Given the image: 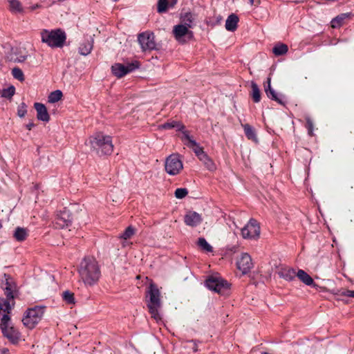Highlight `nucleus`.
<instances>
[{"label":"nucleus","instance_id":"1","mask_svg":"<svg viewBox=\"0 0 354 354\" xmlns=\"http://www.w3.org/2000/svg\"><path fill=\"white\" fill-rule=\"evenodd\" d=\"M78 273L81 281L86 286L95 284L101 275L98 262L93 257H87L82 259L78 268Z\"/></svg>","mask_w":354,"mask_h":354},{"label":"nucleus","instance_id":"2","mask_svg":"<svg viewBox=\"0 0 354 354\" xmlns=\"http://www.w3.org/2000/svg\"><path fill=\"white\" fill-rule=\"evenodd\" d=\"M94 151L98 154L110 155L113 151V145L111 136L101 131L96 132L91 136L86 142Z\"/></svg>","mask_w":354,"mask_h":354},{"label":"nucleus","instance_id":"3","mask_svg":"<svg viewBox=\"0 0 354 354\" xmlns=\"http://www.w3.org/2000/svg\"><path fill=\"white\" fill-rule=\"evenodd\" d=\"M41 39L43 43H46L50 47L60 48L66 41V35L60 29L43 30L41 32Z\"/></svg>","mask_w":354,"mask_h":354},{"label":"nucleus","instance_id":"4","mask_svg":"<svg viewBox=\"0 0 354 354\" xmlns=\"http://www.w3.org/2000/svg\"><path fill=\"white\" fill-rule=\"evenodd\" d=\"M147 294L149 297V302L147 306L151 317L156 320H159L160 319V316L158 310L161 306L160 290L154 283H151Z\"/></svg>","mask_w":354,"mask_h":354},{"label":"nucleus","instance_id":"5","mask_svg":"<svg viewBox=\"0 0 354 354\" xmlns=\"http://www.w3.org/2000/svg\"><path fill=\"white\" fill-rule=\"evenodd\" d=\"M8 315L9 313H1L0 316V328L3 335L12 343L16 344L20 339V333L13 326Z\"/></svg>","mask_w":354,"mask_h":354},{"label":"nucleus","instance_id":"6","mask_svg":"<svg viewBox=\"0 0 354 354\" xmlns=\"http://www.w3.org/2000/svg\"><path fill=\"white\" fill-rule=\"evenodd\" d=\"M44 313V309L42 307L36 306L30 308L26 311L22 319L24 325L32 329L41 320Z\"/></svg>","mask_w":354,"mask_h":354},{"label":"nucleus","instance_id":"7","mask_svg":"<svg viewBox=\"0 0 354 354\" xmlns=\"http://www.w3.org/2000/svg\"><path fill=\"white\" fill-rule=\"evenodd\" d=\"M165 168L169 175H178L183 169V161L180 156L177 153L169 156L165 160Z\"/></svg>","mask_w":354,"mask_h":354},{"label":"nucleus","instance_id":"8","mask_svg":"<svg viewBox=\"0 0 354 354\" xmlns=\"http://www.w3.org/2000/svg\"><path fill=\"white\" fill-rule=\"evenodd\" d=\"M172 34L175 39L180 44H185L192 39L194 37V33L189 28L180 24L174 26Z\"/></svg>","mask_w":354,"mask_h":354},{"label":"nucleus","instance_id":"9","mask_svg":"<svg viewBox=\"0 0 354 354\" xmlns=\"http://www.w3.org/2000/svg\"><path fill=\"white\" fill-rule=\"evenodd\" d=\"M260 234V226L254 219H250L241 229V235L243 239H257Z\"/></svg>","mask_w":354,"mask_h":354},{"label":"nucleus","instance_id":"10","mask_svg":"<svg viewBox=\"0 0 354 354\" xmlns=\"http://www.w3.org/2000/svg\"><path fill=\"white\" fill-rule=\"evenodd\" d=\"M207 287L219 294H225L230 288V284L219 277H212L206 281Z\"/></svg>","mask_w":354,"mask_h":354},{"label":"nucleus","instance_id":"11","mask_svg":"<svg viewBox=\"0 0 354 354\" xmlns=\"http://www.w3.org/2000/svg\"><path fill=\"white\" fill-rule=\"evenodd\" d=\"M138 42L143 51L156 49L155 36L153 32H145L139 35Z\"/></svg>","mask_w":354,"mask_h":354},{"label":"nucleus","instance_id":"12","mask_svg":"<svg viewBox=\"0 0 354 354\" xmlns=\"http://www.w3.org/2000/svg\"><path fill=\"white\" fill-rule=\"evenodd\" d=\"M139 67V63L134 62L127 64L126 66L122 64H115L112 66L111 70L114 75L118 77H122L126 74L134 71Z\"/></svg>","mask_w":354,"mask_h":354},{"label":"nucleus","instance_id":"13","mask_svg":"<svg viewBox=\"0 0 354 354\" xmlns=\"http://www.w3.org/2000/svg\"><path fill=\"white\" fill-rule=\"evenodd\" d=\"M237 268L243 274L248 273L253 267L251 257L248 253H243L236 260Z\"/></svg>","mask_w":354,"mask_h":354},{"label":"nucleus","instance_id":"14","mask_svg":"<svg viewBox=\"0 0 354 354\" xmlns=\"http://www.w3.org/2000/svg\"><path fill=\"white\" fill-rule=\"evenodd\" d=\"M73 216L71 211L66 208L60 211L56 217L55 225L58 227L63 228L71 225Z\"/></svg>","mask_w":354,"mask_h":354},{"label":"nucleus","instance_id":"15","mask_svg":"<svg viewBox=\"0 0 354 354\" xmlns=\"http://www.w3.org/2000/svg\"><path fill=\"white\" fill-rule=\"evenodd\" d=\"M183 134L182 140L187 142V145L194 150L198 158L205 153L203 149L189 136L187 131H183Z\"/></svg>","mask_w":354,"mask_h":354},{"label":"nucleus","instance_id":"16","mask_svg":"<svg viewBox=\"0 0 354 354\" xmlns=\"http://www.w3.org/2000/svg\"><path fill=\"white\" fill-rule=\"evenodd\" d=\"M202 220L201 216L196 212H188L184 217L185 224L191 227L198 225Z\"/></svg>","mask_w":354,"mask_h":354},{"label":"nucleus","instance_id":"17","mask_svg":"<svg viewBox=\"0 0 354 354\" xmlns=\"http://www.w3.org/2000/svg\"><path fill=\"white\" fill-rule=\"evenodd\" d=\"M196 16L194 13L191 12H186L180 14V24L186 26L190 29L192 28L196 22Z\"/></svg>","mask_w":354,"mask_h":354},{"label":"nucleus","instance_id":"18","mask_svg":"<svg viewBox=\"0 0 354 354\" xmlns=\"http://www.w3.org/2000/svg\"><path fill=\"white\" fill-rule=\"evenodd\" d=\"M34 106L37 111V118L38 120L43 122H48L50 120V115L44 104L36 102Z\"/></svg>","mask_w":354,"mask_h":354},{"label":"nucleus","instance_id":"19","mask_svg":"<svg viewBox=\"0 0 354 354\" xmlns=\"http://www.w3.org/2000/svg\"><path fill=\"white\" fill-rule=\"evenodd\" d=\"M267 86H265V92L267 96L272 100L277 102L280 104H284V102L281 95L278 96L277 93L274 91V90L271 87V78L269 77L267 80Z\"/></svg>","mask_w":354,"mask_h":354},{"label":"nucleus","instance_id":"20","mask_svg":"<svg viewBox=\"0 0 354 354\" xmlns=\"http://www.w3.org/2000/svg\"><path fill=\"white\" fill-rule=\"evenodd\" d=\"M278 274L281 278L290 281L295 279L296 276V272L292 268L282 266L278 270Z\"/></svg>","mask_w":354,"mask_h":354},{"label":"nucleus","instance_id":"21","mask_svg":"<svg viewBox=\"0 0 354 354\" xmlns=\"http://www.w3.org/2000/svg\"><path fill=\"white\" fill-rule=\"evenodd\" d=\"M239 19L235 14L230 15L225 21V29L228 31L234 32L237 28L238 22Z\"/></svg>","mask_w":354,"mask_h":354},{"label":"nucleus","instance_id":"22","mask_svg":"<svg viewBox=\"0 0 354 354\" xmlns=\"http://www.w3.org/2000/svg\"><path fill=\"white\" fill-rule=\"evenodd\" d=\"M177 0H158L157 10L159 13L165 12L169 7H174Z\"/></svg>","mask_w":354,"mask_h":354},{"label":"nucleus","instance_id":"23","mask_svg":"<svg viewBox=\"0 0 354 354\" xmlns=\"http://www.w3.org/2000/svg\"><path fill=\"white\" fill-rule=\"evenodd\" d=\"M13 55H14V57H12V59L14 60L15 62H17V63L24 62L28 59V53L24 48V49H21V48L17 49L14 52Z\"/></svg>","mask_w":354,"mask_h":354},{"label":"nucleus","instance_id":"24","mask_svg":"<svg viewBox=\"0 0 354 354\" xmlns=\"http://www.w3.org/2000/svg\"><path fill=\"white\" fill-rule=\"evenodd\" d=\"M296 276L307 286H315L313 278L303 270H299Z\"/></svg>","mask_w":354,"mask_h":354},{"label":"nucleus","instance_id":"25","mask_svg":"<svg viewBox=\"0 0 354 354\" xmlns=\"http://www.w3.org/2000/svg\"><path fill=\"white\" fill-rule=\"evenodd\" d=\"M348 18H350L349 13H344L338 15L331 21V27L333 28L340 27L344 24V21Z\"/></svg>","mask_w":354,"mask_h":354},{"label":"nucleus","instance_id":"26","mask_svg":"<svg viewBox=\"0 0 354 354\" xmlns=\"http://www.w3.org/2000/svg\"><path fill=\"white\" fill-rule=\"evenodd\" d=\"M93 48V41H86L80 44L79 47V53L82 55H88L91 52Z\"/></svg>","mask_w":354,"mask_h":354},{"label":"nucleus","instance_id":"27","mask_svg":"<svg viewBox=\"0 0 354 354\" xmlns=\"http://www.w3.org/2000/svg\"><path fill=\"white\" fill-rule=\"evenodd\" d=\"M13 236L17 241H24L28 236V230L26 228L17 227Z\"/></svg>","mask_w":354,"mask_h":354},{"label":"nucleus","instance_id":"28","mask_svg":"<svg viewBox=\"0 0 354 354\" xmlns=\"http://www.w3.org/2000/svg\"><path fill=\"white\" fill-rule=\"evenodd\" d=\"M63 93L60 90H56L51 92L48 97V102L49 103H55L62 99Z\"/></svg>","mask_w":354,"mask_h":354},{"label":"nucleus","instance_id":"29","mask_svg":"<svg viewBox=\"0 0 354 354\" xmlns=\"http://www.w3.org/2000/svg\"><path fill=\"white\" fill-rule=\"evenodd\" d=\"M252 92L251 95L254 102H259L261 100V93L258 85L254 82H251Z\"/></svg>","mask_w":354,"mask_h":354},{"label":"nucleus","instance_id":"30","mask_svg":"<svg viewBox=\"0 0 354 354\" xmlns=\"http://www.w3.org/2000/svg\"><path fill=\"white\" fill-rule=\"evenodd\" d=\"M200 160H201L204 165L206 166V167L210 170L213 171L216 169L215 165L213 162V161L207 156V154L205 153L204 154H202L201 156L198 158Z\"/></svg>","mask_w":354,"mask_h":354},{"label":"nucleus","instance_id":"31","mask_svg":"<svg viewBox=\"0 0 354 354\" xmlns=\"http://www.w3.org/2000/svg\"><path fill=\"white\" fill-rule=\"evenodd\" d=\"M243 127L247 138L253 141H257L256 133L253 128L248 124H243Z\"/></svg>","mask_w":354,"mask_h":354},{"label":"nucleus","instance_id":"32","mask_svg":"<svg viewBox=\"0 0 354 354\" xmlns=\"http://www.w3.org/2000/svg\"><path fill=\"white\" fill-rule=\"evenodd\" d=\"M288 48L286 44H279L273 48L272 52L275 55H282L286 54L288 52Z\"/></svg>","mask_w":354,"mask_h":354},{"label":"nucleus","instance_id":"33","mask_svg":"<svg viewBox=\"0 0 354 354\" xmlns=\"http://www.w3.org/2000/svg\"><path fill=\"white\" fill-rule=\"evenodd\" d=\"M10 9L13 12H22L23 8L18 0H8Z\"/></svg>","mask_w":354,"mask_h":354},{"label":"nucleus","instance_id":"34","mask_svg":"<svg viewBox=\"0 0 354 354\" xmlns=\"http://www.w3.org/2000/svg\"><path fill=\"white\" fill-rule=\"evenodd\" d=\"M136 233V229L132 226L127 227L125 231L120 236V239L127 240L131 239Z\"/></svg>","mask_w":354,"mask_h":354},{"label":"nucleus","instance_id":"35","mask_svg":"<svg viewBox=\"0 0 354 354\" xmlns=\"http://www.w3.org/2000/svg\"><path fill=\"white\" fill-rule=\"evenodd\" d=\"M198 245L203 251L209 252L212 251V247L207 242L204 238H199L198 240Z\"/></svg>","mask_w":354,"mask_h":354},{"label":"nucleus","instance_id":"36","mask_svg":"<svg viewBox=\"0 0 354 354\" xmlns=\"http://www.w3.org/2000/svg\"><path fill=\"white\" fill-rule=\"evenodd\" d=\"M184 127H185L182 124L174 121L166 122L161 125V128L165 129L177 128L178 130H182Z\"/></svg>","mask_w":354,"mask_h":354},{"label":"nucleus","instance_id":"37","mask_svg":"<svg viewBox=\"0 0 354 354\" xmlns=\"http://www.w3.org/2000/svg\"><path fill=\"white\" fill-rule=\"evenodd\" d=\"M64 301L67 304H74L75 297L74 294L68 290L64 291L62 294Z\"/></svg>","mask_w":354,"mask_h":354},{"label":"nucleus","instance_id":"38","mask_svg":"<svg viewBox=\"0 0 354 354\" xmlns=\"http://www.w3.org/2000/svg\"><path fill=\"white\" fill-rule=\"evenodd\" d=\"M12 76L20 82H24L25 80L24 74L21 69L18 67H15L12 70Z\"/></svg>","mask_w":354,"mask_h":354},{"label":"nucleus","instance_id":"39","mask_svg":"<svg viewBox=\"0 0 354 354\" xmlns=\"http://www.w3.org/2000/svg\"><path fill=\"white\" fill-rule=\"evenodd\" d=\"M15 93V88L13 86H10L2 92V96L7 98H11Z\"/></svg>","mask_w":354,"mask_h":354},{"label":"nucleus","instance_id":"40","mask_svg":"<svg viewBox=\"0 0 354 354\" xmlns=\"http://www.w3.org/2000/svg\"><path fill=\"white\" fill-rule=\"evenodd\" d=\"M187 194L188 191L185 188H178L175 191V196L179 199L185 198Z\"/></svg>","mask_w":354,"mask_h":354},{"label":"nucleus","instance_id":"41","mask_svg":"<svg viewBox=\"0 0 354 354\" xmlns=\"http://www.w3.org/2000/svg\"><path fill=\"white\" fill-rule=\"evenodd\" d=\"M27 113V106L25 103H21L17 108V115L20 118H23Z\"/></svg>","mask_w":354,"mask_h":354},{"label":"nucleus","instance_id":"42","mask_svg":"<svg viewBox=\"0 0 354 354\" xmlns=\"http://www.w3.org/2000/svg\"><path fill=\"white\" fill-rule=\"evenodd\" d=\"M339 295L342 296H347L351 297H354V290H339Z\"/></svg>","mask_w":354,"mask_h":354},{"label":"nucleus","instance_id":"43","mask_svg":"<svg viewBox=\"0 0 354 354\" xmlns=\"http://www.w3.org/2000/svg\"><path fill=\"white\" fill-rule=\"evenodd\" d=\"M306 124L308 129L309 133L312 134L313 129V123L310 118H306Z\"/></svg>","mask_w":354,"mask_h":354},{"label":"nucleus","instance_id":"44","mask_svg":"<svg viewBox=\"0 0 354 354\" xmlns=\"http://www.w3.org/2000/svg\"><path fill=\"white\" fill-rule=\"evenodd\" d=\"M41 7V6L40 4L37 3V4H35V5L31 6L29 8V9H30V11H33V10H35V9L40 8Z\"/></svg>","mask_w":354,"mask_h":354},{"label":"nucleus","instance_id":"45","mask_svg":"<svg viewBox=\"0 0 354 354\" xmlns=\"http://www.w3.org/2000/svg\"><path fill=\"white\" fill-rule=\"evenodd\" d=\"M35 124L33 122H30L28 124H26V128L28 130H31L34 127Z\"/></svg>","mask_w":354,"mask_h":354},{"label":"nucleus","instance_id":"46","mask_svg":"<svg viewBox=\"0 0 354 354\" xmlns=\"http://www.w3.org/2000/svg\"><path fill=\"white\" fill-rule=\"evenodd\" d=\"M248 3L252 6L254 4V0H248Z\"/></svg>","mask_w":354,"mask_h":354},{"label":"nucleus","instance_id":"47","mask_svg":"<svg viewBox=\"0 0 354 354\" xmlns=\"http://www.w3.org/2000/svg\"><path fill=\"white\" fill-rule=\"evenodd\" d=\"M194 351H197V348H194Z\"/></svg>","mask_w":354,"mask_h":354}]
</instances>
